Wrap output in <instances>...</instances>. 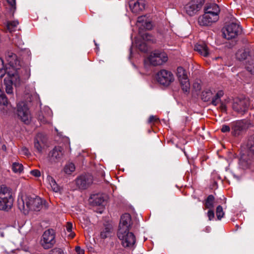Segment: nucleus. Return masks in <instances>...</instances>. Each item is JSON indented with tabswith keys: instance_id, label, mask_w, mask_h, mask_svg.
<instances>
[{
	"instance_id": "14",
	"label": "nucleus",
	"mask_w": 254,
	"mask_h": 254,
	"mask_svg": "<svg viewBox=\"0 0 254 254\" xmlns=\"http://www.w3.org/2000/svg\"><path fill=\"white\" fill-rule=\"evenodd\" d=\"M233 108L235 111H247L251 110L250 100L248 98H237L233 104Z\"/></svg>"
},
{
	"instance_id": "10",
	"label": "nucleus",
	"mask_w": 254,
	"mask_h": 254,
	"mask_svg": "<svg viewBox=\"0 0 254 254\" xmlns=\"http://www.w3.org/2000/svg\"><path fill=\"white\" fill-rule=\"evenodd\" d=\"M64 154V148L61 146H57L49 152L47 158L50 163L55 164L62 160Z\"/></svg>"
},
{
	"instance_id": "36",
	"label": "nucleus",
	"mask_w": 254,
	"mask_h": 254,
	"mask_svg": "<svg viewBox=\"0 0 254 254\" xmlns=\"http://www.w3.org/2000/svg\"><path fill=\"white\" fill-rule=\"evenodd\" d=\"M216 216L218 220H221L223 217L225 213L223 211L222 207L221 205H218L216 207Z\"/></svg>"
},
{
	"instance_id": "8",
	"label": "nucleus",
	"mask_w": 254,
	"mask_h": 254,
	"mask_svg": "<svg viewBox=\"0 0 254 254\" xmlns=\"http://www.w3.org/2000/svg\"><path fill=\"white\" fill-rule=\"evenodd\" d=\"M147 60L151 64L154 66L159 65L167 62L168 58L166 53L161 51H154L152 52Z\"/></svg>"
},
{
	"instance_id": "25",
	"label": "nucleus",
	"mask_w": 254,
	"mask_h": 254,
	"mask_svg": "<svg viewBox=\"0 0 254 254\" xmlns=\"http://www.w3.org/2000/svg\"><path fill=\"white\" fill-rule=\"evenodd\" d=\"M204 11L213 14H218V15L220 12V8L217 4L211 3L205 7Z\"/></svg>"
},
{
	"instance_id": "49",
	"label": "nucleus",
	"mask_w": 254,
	"mask_h": 254,
	"mask_svg": "<svg viewBox=\"0 0 254 254\" xmlns=\"http://www.w3.org/2000/svg\"><path fill=\"white\" fill-rule=\"evenodd\" d=\"M193 88L195 89L196 91H199L201 90V85L198 83H194L193 84Z\"/></svg>"
},
{
	"instance_id": "5",
	"label": "nucleus",
	"mask_w": 254,
	"mask_h": 254,
	"mask_svg": "<svg viewBox=\"0 0 254 254\" xmlns=\"http://www.w3.org/2000/svg\"><path fill=\"white\" fill-rule=\"evenodd\" d=\"M56 232L53 229L46 230L42 235L40 244L45 249L52 248L56 243Z\"/></svg>"
},
{
	"instance_id": "2",
	"label": "nucleus",
	"mask_w": 254,
	"mask_h": 254,
	"mask_svg": "<svg viewBox=\"0 0 254 254\" xmlns=\"http://www.w3.org/2000/svg\"><path fill=\"white\" fill-rule=\"evenodd\" d=\"M14 198L10 190L4 185L0 187V210L8 211L13 206Z\"/></svg>"
},
{
	"instance_id": "13",
	"label": "nucleus",
	"mask_w": 254,
	"mask_h": 254,
	"mask_svg": "<svg viewBox=\"0 0 254 254\" xmlns=\"http://www.w3.org/2000/svg\"><path fill=\"white\" fill-rule=\"evenodd\" d=\"M93 178L89 174L81 175L75 180L77 187L80 190H86L93 183Z\"/></svg>"
},
{
	"instance_id": "47",
	"label": "nucleus",
	"mask_w": 254,
	"mask_h": 254,
	"mask_svg": "<svg viewBox=\"0 0 254 254\" xmlns=\"http://www.w3.org/2000/svg\"><path fill=\"white\" fill-rule=\"evenodd\" d=\"M75 250L77 254H84V250L81 249L79 246H76Z\"/></svg>"
},
{
	"instance_id": "28",
	"label": "nucleus",
	"mask_w": 254,
	"mask_h": 254,
	"mask_svg": "<svg viewBox=\"0 0 254 254\" xmlns=\"http://www.w3.org/2000/svg\"><path fill=\"white\" fill-rule=\"evenodd\" d=\"M112 227L110 224L105 225L104 229L100 233V237L102 239H105L109 236L111 233Z\"/></svg>"
},
{
	"instance_id": "30",
	"label": "nucleus",
	"mask_w": 254,
	"mask_h": 254,
	"mask_svg": "<svg viewBox=\"0 0 254 254\" xmlns=\"http://www.w3.org/2000/svg\"><path fill=\"white\" fill-rule=\"evenodd\" d=\"M182 89L185 92H188L190 91V84L188 78L180 80Z\"/></svg>"
},
{
	"instance_id": "9",
	"label": "nucleus",
	"mask_w": 254,
	"mask_h": 254,
	"mask_svg": "<svg viewBox=\"0 0 254 254\" xmlns=\"http://www.w3.org/2000/svg\"><path fill=\"white\" fill-rule=\"evenodd\" d=\"M231 134L234 137H238L245 133L249 128L247 122L245 120H238L231 123Z\"/></svg>"
},
{
	"instance_id": "42",
	"label": "nucleus",
	"mask_w": 254,
	"mask_h": 254,
	"mask_svg": "<svg viewBox=\"0 0 254 254\" xmlns=\"http://www.w3.org/2000/svg\"><path fill=\"white\" fill-rule=\"evenodd\" d=\"M231 129V126H229L226 125H224L222 126L221 131L223 133L229 132L230 131Z\"/></svg>"
},
{
	"instance_id": "57",
	"label": "nucleus",
	"mask_w": 254,
	"mask_h": 254,
	"mask_svg": "<svg viewBox=\"0 0 254 254\" xmlns=\"http://www.w3.org/2000/svg\"><path fill=\"white\" fill-rule=\"evenodd\" d=\"M219 114H218V116H221L220 114V112H218Z\"/></svg>"
},
{
	"instance_id": "35",
	"label": "nucleus",
	"mask_w": 254,
	"mask_h": 254,
	"mask_svg": "<svg viewBox=\"0 0 254 254\" xmlns=\"http://www.w3.org/2000/svg\"><path fill=\"white\" fill-rule=\"evenodd\" d=\"M72 223L70 222H68L66 223V231L70 233V234L68 235V237H69L70 239H72L74 237L75 234L74 232H72Z\"/></svg>"
},
{
	"instance_id": "29",
	"label": "nucleus",
	"mask_w": 254,
	"mask_h": 254,
	"mask_svg": "<svg viewBox=\"0 0 254 254\" xmlns=\"http://www.w3.org/2000/svg\"><path fill=\"white\" fill-rule=\"evenodd\" d=\"M177 75L179 78V81L188 78L187 74V72L185 69L182 67H178L177 69Z\"/></svg>"
},
{
	"instance_id": "6",
	"label": "nucleus",
	"mask_w": 254,
	"mask_h": 254,
	"mask_svg": "<svg viewBox=\"0 0 254 254\" xmlns=\"http://www.w3.org/2000/svg\"><path fill=\"white\" fill-rule=\"evenodd\" d=\"M241 32V27L236 23H229L222 29L224 37L228 40L236 38Z\"/></svg>"
},
{
	"instance_id": "4",
	"label": "nucleus",
	"mask_w": 254,
	"mask_h": 254,
	"mask_svg": "<svg viewBox=\"0 0 254 254\" xmlns=\"http://www.w3.org/2000/svg\"><path fill=\"white\" fill-rule=\"evenodd\" d=\"M236 58L240 61L251 60L252 64H248L246 68L251 73H254V48H246L244 50H239L236 54Z\"/></svg>"
},
{
	"instance_id": "52",
	"label": "nucleus",
	"mask_w": 254,
	"mask_h": 254,
	"mask_svg": "<svg viewBox=\"0 0 254 254\" xmlns=\"http://www.w3.org/2000/svg\"><path fill=\"white\" fill-rule=\"evenodd\" d=\"M151 26V23H148L146 24V28L147 29H150V28L149 27V26Z\"/></svg>"
},
{
	"instance_id": "53",
	"label": "nucleus",
	"mask_w": 254,
	"mask_h": 254,
	"mask_svg": "<svg viewBox=\"0 0 254 254\" xmlns=\"http://www.w3.org/2000/svg\"><path fill=\"white\" fill-rule=\"evenodd\" d=\"M2 149L4 150H5L6 149V147L5 145H3L2 146Z\"/></svg>"
},
{
	"instance_id": "39",
	"label": "nucleus",
	"mask_w": 254,
	"mask_h": 254,
	"mask_svg": "<svg viewBox=\"0 0 254 254\" xmlns=\"http://www.w3.org/2000/svg\"><path fill=\"white\" fill-rule=\"evenodd\" d=\"M50 179L51 180H49V181L50 182V185L52 189L55 192L59 191L60 190V188L56 182L55 180L52 177H51Z\"/></svg>"
},
{
	"instance_id": "50",
	"label": "nucleus",
	"mask_w": 254,
	"mask_h": 254,
	"mask_svg": "<svg viewBox=\"0 0 254 254\" xmlns=\"http://www.w3.org/2000/svg\"><path fill=\"white\" fill-rule=\"evenodd\" d=\"M22 154L28 156V155L30 154L28 149L26 147H22L21 149Z\"/></svg>"
},
{
	"instance_id": "56",
	"label": "nucleus",
	"mask_w": 254,
	"mask_h": 254,
	"mask_svg": "<svg viewBox=\"0 0 254 254\" xmlns=\"http://www.w3.org/2000/svg\"><path fill=\"white\" fill-rule=\"evenodd\" d=\"M39 119L41 120V115H39Z\"/></svg>"
},
{
	"instance_id": "46",
	"label": "nucleus",
	"mask_w": 254,
	"mask_h": 254,
	"mask_svg": "<svg viewBox=\"0 0 254 254\" xmlns=\"http://www.w3.org/2000/svg\"><path fill=\"white\" fill-rule=\"evenodd\" d=\"M31 175L36 177H39L41 176L40 171L39 170H33L30 172Z\"/></svg>"
},
{
	"instance_id": "45",
	"label": "nucleus",
	"mask_w": 254,
	"mask_h": 254,
	"mask_svg": "<svg viewBox=\"0 0 254 254\" xmlns=\"http://www.w3.org/2000/svg\"><path fill=\"white\" fill-rule=\"evenodd\" d=\"M50 254H64V253L61 249L56 248L53 249Z\"/></svg>"
},
{
	"instance_id": "7",
	"label": "nucleus",
	"mask_w": 254,
	"mask_h": 254,
	"mask_svg": "<svg viewBox=\"0 0 254 254\" xmlns=\"http://www.w3.org/2000/svg\"><path fill=\"white\" fill-rule=\"evenodd\" d=\"M118 237L121 240L122 245L125 248L131 249L134 248L136 242L134 235L129 231L118 232Z\"/></svg>"
},
{
	"instance_id": "1",
	"label": "nucleus",
	"mask_w": 254,
	"mask_h": 254,
	"mask_svg": "<svg viewBox=\"0 0 254 254\" xmlns=\"http://www.w3.org/2000/svg\"><path fill=\"white\" fill-rule=\"evenodd\" d=\"M43 202L42 199L38 196L26 195L18 199L17 205L20 211L26 214L30 210L39 211L43 207Z\"/></svg>"
},
{
	"instance_id": "54",
	"label": "nucleus",
	"mask_w": 254,
	"mask_h": 254,
	"mask_svg": "<svg viewBox=\"0 0 254 254\" xmlns=\"http://www.w3.org/2000/svg\"><path fill=\"white\" fill-rule=\"evenodd\" d=\"M189 121V120L188 119V118L186 117V121Z\"/></svg>"
},
{
	"instance_id": "43",
	"label": "nucleus",
	"mask_w": 254,
	"mask_h": 254,
	"mask_svg": "<svg viewBox=\"0 0 254 254\" xmlns=\"http://www.w3.org/2000/svg\"><path fill=\"white\" fill-rule=\"evenodd\" d=\"M141 37L142 39L144 41H150L152 40V36L148 33L143 34Z\"/></svg>"
},
{
	"instance_id": "33",
	"label": "nucleus",
	"mask_w": 254,
	"mask_h": 254,
	"mask_svg": "<svg viewBox=\"0 0 254 254\" xmlns=\"http://www.w3.org/2000/svg\"><path fill=\"white\" fill-rule=\"evenodd\" d=\"M19 22L17 21H8L7 23V28L10 32H11L15 30Z\"/></svg>"
},
{
	"instance_id": "16",
	"label": "nucleus",
	"mask_w": 254,
	"mask_h": 254,
	"mask_svg": "<svg viewBox=\"0 0 254 254\" xmlns=\"http://www.w3.org/2000/svg\"><path fill=\"white\" fill-rule=\"evenodd\" d=\"M219 19L218 14H213L204 11V14L198 19V23L202 26H208L216 22Z\"/></svg>"
},
{
	"instance_id": "17",
	"label": "nucleus",
	"mask_w": 254,
	"mask_h": 254,
	"mask_svg": "<svg viewBox=\"0 0 254 254\" xmlns=\"http://www.w3.org/2000/svg\"><path fill=\"white\" fill-rule=\"evenodd\" d=\"M131 216L128 213L123 214L120 219L118 232H126L129 231L130 227Z\"/></svg>"
},
{
	"instance_id": "12",
	"label": "nucleus",
	"mask_w": 254,
	"mask_h": 254,
	"mask_svg": "<svg viewBox=\"0 0 254 254\" xmlns=\"http://www.w3.org/2000/svg\"><path fill=\"white\" fill-rule=\"evenodd\" d=\"M23 78L18 74V71L12 76L5 78L4 79V85L5 87V91L7 94H11L13 92L12 85H19L22 81Z\"/></svg>"
},
{
	"instance_id": "20",
	"label": "nucleus",
	"mask_w": 254,
	"mask_h": 254,
	"mask_svg": "<svg viewBox=\"0 0 254 254\" xmlns=\"http://www.w3.org/2000/svg\"><path fill=\"white\" fill-rule=\"evenodd\" d=\"M89 201L93 205L100 206L103 205L105 199L102 195L94 194L91 195Z\"/></svg>"
},
{
	"instance_id": "11",
	"label": "nucleus",
	"mask_w": 254,
	"mask_h": 254,
	"mask_svg": "<svg viewBox=\"0 0 254 254\" xmlns=\"http://www.w3.org/2000/svg\"><path fill=\"white\" fill-rule=\"evenodd\" d=\"M156 78L160 84L166 86L169 85L174 80L173 73L166 69H162L158 71Z\"/></svg>"
},
{
	"instance_id": "27",
	"label": "nucleus",
	"mask_w": 254,
	"mask_h": 254,
	"mask_svg": "<svg viewBox=\"0 0 254 254\" xmlns=\"http://www.w3.org/2000/svg\"><path fill=\"white\" fill-rule=\"evenodd\" d=\"M31 104L30 102L21 101L17 103V111H27L30 109V106Z\"/></svg>"
},
{
	"instance_id": "21",
	"label": "nucleus",
	"mask_w": 254,
	"mask_h": 254,
	"mask_svg": "<svg viewBox=\"0 0 254 254\" xmlns=\"http://www.w3.org/2000/svg\"><path fill=\"white\" fill-rule=\"evenodd\" d=\"M129 7L132 12L138 13L145 8V3L142 0H139L133 4L130 3Z\"/></svg>"
},
{
	"instance_id": "51",
	"label": "nucleus",
	"mask_w": 254,
	"mask_h": 254,
	"mask_svg": "<svg viewBox=\"0 0 254 254\" xmlns=\"http://www.w3.org/2000/svg\"><path fill=\"white\" fill-rule=\"evenodd\" d=\"M143 18V17L140 16L138 18L137 22H141L142 21V19Z\"/></svg>"
},
{
	"instance_id": "38",
	"label": "nucleus",
	"mask_w": 254,
	"mask_h": 254,
	"mask_svg": "<svg viewBox=\"0 0 254 254\" xmlns=\"http://www.w3.org/2000/svg\"><path fill=\"white\" fill-rule=\"evenodd\" d=\"M75 167L73 163H70L64 167V172L66 174H70L72 172L74 171Z\"/></svg>"
},
{
	"instance_id": "44",
	"label": "nucleus",
	"mask_w": 254,
	"mask_h": 254,
	"mask_svg": "<svg viewBox=\"0 0 254 254\" xmlns=\"http://www.w3.org/2000/svg\"><path fill=\"white\" fill-rule=\"evenodd\" d=\"M207 216L209 220H212L214 218V212L212 209H208Z\"/></svg>"
},
{
	"instance_id": "40",
	"label": "nucleus",
	"mask_w": 254,
	"mask_h": 254,
	"mask_svg": "<svg viewBox=\"0 0 254 254\" xmlns=\"http://www.w3.org/2000/svg\"><path fill=\"white\" fill-rule=\"evenodd\" d=\"M148 123L150 124H157L160 123V120L156 116H151L148 119Z\"/></svg>"
},
{
	"instance_id": "32",
	"label": "nucleus",
	"mask_w": 254,
	"mask_h": 254,
	"mask_svg": "<svg viewBox=\"0 0 254 254\" xmlns=\"http://www.w3.org/2000/svg\"><path fill=\"white\" fill-rule=\"evenodd\" d=\"M9 102L4 92L0 89V105L7 106Z\"/></svg>"
},
{
	"instance_id": "41",
	"label": "nucleus",
	"mask_w": 254,
	"mask_h": 254,
	"mask_svg": "<svg viewBox=\"0 0 254 254\" xmlns=\"http://www.w3.org/2000/svg\"><path fill=\"white\" fill-rule=\"evenodd\" d=\"M6 69L4 65L3 61L0 58V78H2L5 74Z\"/></svg>"
},
{
	"instance_id": "37",
	"label": "nucleus",
	"mask_w": 254,
	"mask_h": 254,
	"mask_svg": "<svg viewBox=\"0 0 254 254\" xmlns=\"http://www.w3.org/2000/svg\"><path fill=\"white\" fill-rule=\"evenodd\" d=\"M136 47L138 49L143 52H146L147 51V47L146 44L143 42H137L136 43Z\"/></svg>"
},
{
	"instance_id": "22",
	"label": "nucleus",
	"mask_w": 254,
	"mask_h": 254,
	"mask_svg": "<svg viewBox=\"0 0 254 254\" xmlns=\"http://www.w3.org/2000/svg\"><path fill=\"white\" fill-rule=\"evenodd\" d=\"M199 8V6L198 4L195 3L194 2H190L185 6L187 13L190 16H192L195 14L198 10Z\"/></svg>"
},
{
	"instance_id": "19",
	"label": "nucleus",
	"mask_w": 254,
	"mask_h": 254,
	"mask_svg": "<svg viewBox=\"0 0 254 254\" xmlns=\"http://www.w3.org/2000/svg\"><path fill=\"white\" fill-rule=\"evenodd\" d=\"M5 58L10 66L16 69H19L18 66L19 64V61L16 54L8 51L6 54Z\"/></svg>"
},
{
	"instance_id": "18",
	"label": "nucleus",
	"mask_w": 254,
	"mask_h": 254,
	"mask_svg": "<svg viewBox=\"0 0 254 254\" xmlns=\"http://www.w3.org/2000/svg\"><path fill=\"white\" fill-rule=\"evenodd\" d=\"M239 164L243 169H247L254 165L253 156L249 154H243L239 160Z\"/></svg>"
},
{
	"instance_id": "26",
	"label": "nucleus",
	"mask_w": 254,
	"mask_h": 254,
	"mask_svg": "<svg viewBox=\"0 0 254 254\" xmlns=\"http://www.w3.org/2000/svg\"><path fill=\"white\" fill-rule=\"evenodd\" d=\"M215 202V197L212 195H209L204 201V206L205 209H213Z\"/></svg>"
},
{
	"instance_id": "15",
	"label": "nucleus",
	"mask_w": 254,
	"mask_h": 254,
	"mask_svg": "<svg viewBox=\"0 0 254 254\" xmlns=\"http://www.w3.org/2000/svg\"><path fill=\"white\" fill-rule=\"evenodd\" d=\"M47 142V137L46 134L39 132L37 133L34 139V148L37 151L42 154Z\"/></svg>"
},
{
	"instance_id": "31",
	"label": "nucleus",
	"mask_w": 254,
	"mask_h": 254,
	"mask_svg": "<svg viewBox=\"0 0 254 254\" xmlns=\"http://www.w3.org/2000/svg\"><path fill=\"white\" fill-rule=\"evenodd\" d=\"M248 147L250 152L254 155V134L249 137L248 142Z\"/></svg>"
},
{
	"instance_id": "55",
	"label": "nucleus",
	"mask_w": 254,
	"mask_h": 254,
	"mask_svg": "<svg viewBox=\"0 0 254 254\" xmlns=\"http://www.w3.org/2000/svg\"><path fill=\"white\" fill-rule=\"evenodd\" d=\"M49 109H50L49 108H48L47 109H46V111H48L49 110Z\"/></svg>"
},
{
	"instance_id": "58",
	"label": "nucleus",
	"mask_w": 254,
	"mask_h": 254,
	"mask_svg": "<svg viewBox=\"0 0 254 254\" xmlns=\"http://www.w3.org/2000/svg\"><path fill=\"white\" fill-rule=\"evenodd\" d=\"M29 73H28V77H29Z\"/></svg>"
},
{
	"instance_id": "23",
	"label": "nucleus",
	"mask_w": 254,
	"mask_h": 254,
	"mask_svg": "<svg viewBox=\"0 0 254 254\" xmlns=\"http://www.w3.org/2000/svg\"><path fill=\"white\" fill-rule=\"evenodd\" d=\"M194 50L204 57H208L209 54L208 48L204 43L196 45L194 47Z\"/></svg>"
},
{
	"instance_id": "24",
	"label": "nucleus",
	"mask_w": 254,
	"mask_h": 254,
	"mask_svg": "<svg viewBox=\"0 0 254 254\" xmlns=\"http://www.w3.org/2000/svg\"><path fill=\"white\" fill-rule=\"evenodd\" d=\"M17 116L25 124L30 123L32 117L30 112H17Z\"/></svg>"
},
{
	"instance_id": "34",
	"label": "nucleus",
	"mask_w": 254,
	"mask_h": 254,
	"mask_svg": "<svg viewBox=\"0 0 254 254\" xmlns=\"http://www.w3.org/2000/svg\"><path fill=\"white\" fill-rule=\"evenodd\" d=\"M23 165L19 163L14 162L12 166V171L15 173H21L23 170Z\"/></svg>"
},
{
	"instance_id": "48",
	"label": "nucleus",
	"mask_w": 254,
	"mask_h": 254,
	"mask_svg": "<svg viewBox=\"0 0 254 254\" xmlns=\"http://www.w3.org/2000/svg\"><path fill=\"white\" fill-rule=\"evenodd\" d=\"M8 3L11 6L12 8H14V9L16 8L15 5H16V1L15 0H6Z\"/></svg>"
},
{
	"instance_id": "3",
	"label": "nucleus",
	"mask_w": 254,
	"mask_h": 254,
	"mask_svg": "<svg viewBox=\"0 0 254 254\" xmlns=\"http://www.w3.org/2000/svg\"><path fill=\"white\" fill-rule=\"evenodd\" d=\"M212 95L213 93L210 90L206 89L202 92L201 99L204 102H207L212 99L211 104L213 105L216 106L220 103V105L219 106L220 109L222 111L227 110V104H229L228 103V101L226 100L224 102H220V98L224 95L223 91L222 90L218 91L213 97H212Z\"/></svg>"
}]
</instances>
